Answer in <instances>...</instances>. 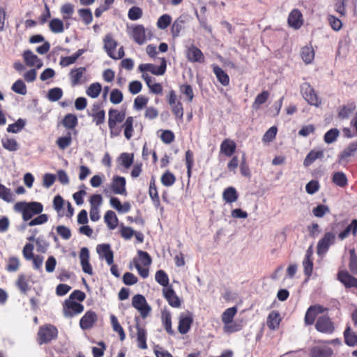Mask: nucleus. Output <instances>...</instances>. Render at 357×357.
<instances>
[{
    "label": "nucleus",
    "instance_id": "obj_2",
    "mask_svg": "<svg viewBox=\"0 0 357 357\" xmlns=\"http://www.w3.org/2000/svg\"><path fill=\"white\" fill-rule=\"evenodd\" d=\"M14 210L22 213L24 221L31 220L34 215L40 214L43 211V206L37 202H19L14 205Z\"/></svg>",
    "mask_w": 357,
    "mask_h": 357
},
{
    "label": "nucleus",
    "instance_id": "obj_59",
    "mask_svg": "<svg viewBox=\"0 0 357 357\" xmlns=\"http://www.w3.org/2000/svg\"><path fill=\"white\" fill-rule=\"evenodd\" d=\"M278 129L275 126L271 127L264 135L262 141L264 143H269L272 142L276 136Z\"/></svg>",
    "mask_w": 357,
    "mask_h": 357
},
{
    "label": "nucleus",
    "instance_id": "obj_55",
    "mask_svg": "<svg viewBox=\"0 0 357 357\" xmlns=\"http://www.w3.org/2000/svg\"><path fill=\"white\" fill-rule=\"evenodd\" d=\"M172 22V17L168 14H164L161 15L157 22V26L160 29H167Z\"/></svg>",
    "mask_w": 357,
    "mask_h": 357
},
{
    "label": "nucleus",
    "instance_id": "obj_56",
    "mask_svg": "<svg viewBox=\"0 0 357 357\" xmlns=\"http://www.w3.org/2000/svg\"><path fill=\"white\" fill-rule=\"evenodd\" d=\"M25 126V121L19 119L14 123L10 124L7 128V131L12 133H17Z\"/></svg>",
    "mask_w": 357,
    "mask_h": 357
},
{
    "label": "nucleus",
    "instance_id": "obj_11",
    "mask_svg": "<svg viewBox=\"0 0 357 357\" xmlns=\"http://www.w3.org/2000/svg\"><path fill=\"white\" fill-rule=\"evenodd\" d=\"M139 70L141 72L149 71L155 75H162L165 73L166 70V61L163 58L160 66L151 63H143L139 65Z\"/></svg>",
    "mask_w": 357,
    "mask_h": 357
},
{
    "label": "nucleus",
    "instance_id": "obj_8",
    "mask_svg": "<svg viewBox=\"0 0 357 357\" xmlns=\"http://www.w3.org/2000/svg\"><path fill=\"white\" fill-rule=\"evenodd\" d=\"M132 306L136 308L143 318L147 317L151 312V307L147 304V302L144 296L137 294L133 296L132 301Z\"/></svg>",
    "mask_w": 357,
    "mask_h": 357
},
{
    "label": "nucleus",
    "instance_id": "obj_29",
    "mask_svg": "<svg viewBox=\"0 0 357 357\" xmlns=\"http://www.w3.org/2000/svg\"><path fill=\"white\" fill-rule=\"evenodd\" d=\"M281 321L280 314L277 311H272L267 319V326L272 330L276 329Z\"/></svg>",
    "mask_w": 357,
    "mask_h": 357
},
{
    "label": "nucleus",
    "instance_id": "obj_26",
    "mask_svg": "<svg viewBox=\"0 0 357 357\" xmlns=\"http://www.w3.org/2000/svg\"><path fill=\"white\" fill-rule=\"evenodd\" d=\"M338 279L346 287H356L357 289V279L349 275L347 271H340Z\"/></svg>",
    "mask_w": 357,
    "mask_h": 357
},
{
    "label": "nucleus",
    "instance_id": "obj_46",
    "mask_svg": "<svg viewBox=\"0 0 357 357\" xmlns=\"http://www.w3.org/2000/svg\"><path fill=\"white\" fill-rule=\"evenodd\" d=\"M161 318L166 331L169 334H172L173 330L172 328V318L170 312L168 311H163L162 312Z\"/></svg>",
    "mask_w": 357,
    "mask_h": 357
},
{
    "label": "nucleus",
    "instance_id": "obj_15",
    "mask_svg": "<svg viewBox=\"0 0 357 357\" xmlns=\"http://www.w3.org/2000/svg\"><path fill=\"white\" fill-rule=\"evenodd\" d=\"M326 308L321 305H312L310 306L305 315V323L306 325H312L314 322L316 317L324 312Z\"/></svg>",
    "mask_w": 357,
    "mask_h": 357
},
{
    "label": "nucleus",
    "instance_id": "obj_22",
    "mask_svg": "<svg viewBox=\"0 0 357 357\" xmlns=\"http://www.w3.org/2000/svg\"><path fill=\"white\" fill-rule=\"evenodd\" d=\"M86 71V68L79 67L77 68L72 69L69 73L72 86H76L84 82V75Z\"/></svg>",
    "mask_w": 357,
    "mask_h": 357
},
{
    "label": "nucleus",
    "instance_id": "obj_5",
    "mask_svg": "<svg viewBox=\"0 0 357 357\" xmlns=\"http://www.w3.org/2000/svg\"><path fill=\"white\" fill-rule=\"evenodd\" d=\"M131 36L137 44L142 45L150 39L151 34L143 25L139 24L132 28Z\"/></svg>",
    "mask_w": 357,
    "mask_h": 357
},
{
    "label": "nucleus",
    "instance_id": "obj_34",
    "mask_svg": "<svg viewBox=\"0 0 357 357\" xmlns=\"http://www.w3.org/2000/svg\"><path fill=\"white\" fill-rule=\"evenodd\" d=\"M133 118L132 116H128L121 126L124 130L125 137L127 139H130L133 135Z\"/></svg>",
    "mask_w": 357,
    "mask_h": 357
},
{
    "label": "nucleus",
    "instance_id": "obj_33",
    "mask_svg": "<svg viewBox=\"0 0 357 357\" xmlns=\"http://www.w3.org/2000/svg\"><path fill=\"white\" fill-rule=\"evenodd\" d=\"M213 70L218 81L223 86H227L229 83V77L227 74L218 66H213Z\"/></svg>",
    "mask_w": 357,
    "mask_h": 357
},
{
    "label": "nucleus",
    "instance_id": "obj_61",
    "mask_svg": "<svg viewBox=\"0 0 357 357\" xmlns=\"http://www.w3.org/2000/svg\"><path fill=\"white\" fill-rule=\"evenodd\" d=\"M62 95H63V91H62L61 89L55 87V88L50 89L48 91L47 97L50 100L54 102V101L59 100L62 97Z\"/></svg>",
    "mask_w": 357,
    "mask_h": 357
},
{
    "label": "nucleus",
    "instance_id": "obj_27",
    "mask_svg": "<svg viewBox=\"0 0 357 357\" xmlns=\"http://www.w3.org/2000/svg\"><path fill=\"white\" fill-rule=\"evenodd\" d=\"M312 255L313 252L312 250V247H310L306 250L305 256L303 261L304 273L307 277L311 275L313 270Z\"/></svg>",
    "mask_w": 357,
    "mask_h": 357
},
{
    "label": "nucleus",
    "instance_id": "obj_7",
    "mask_svg": "<svg viewBox=\"0 0 357 357\" xmlns=\"http://www.w3.org/2000/svg\"><path fill=\"white\" fill-rule=\"evenodd\" d=\"M303 98L312 105L318 107L321 100L317 97L314 89L307 82L303 83L301 87Z\"/></svg>",
    "mask_w": 357,
    "mask_h": 357
},
{
    "label": "nucleus",
    "instance_id": "obj_58",
    "mask_svg": "<svg viewBox=\"0 0 357 357\" xmlns=\"http://www.w3.org/2000/svg\"><path fill=\"white\" fill-rule=\"evenodd\" d=\"M176 181L174 175L169 171L165 172L161 177V182L165 186L172 185Z\"/></svg>",
    "mask_w": 357,
    "mask_h": 357
},
{
    "label": "nucleus",
    "instance_id": "obj_19",
    "mask_svg": "<svg viewBox=\"0 0 357 357\" xmlns=\"http://www.w3.org/2000/svg\"><path fill=\"white\" fill-rule=\"evenodd\" d=\"M186 56L188 61L192 62H204V57L202 51L192 45L187 48Z\"/></svg>",
    "mask_w": 357,
    "mask_h": 357
},
{
    "label": "nucleus",
    "instance_id": "obj_18",
    "mask_svg": "<svg viewBox=\"0 0 357 357\" xmlns=\"http://www.w3.org/2000/svg\"><path fill=\"white\" fill-rule=\"evenodd\" d=\"M162 293L169 305L173 307H180L181 301L171 287L164 288Z\"/></svg>",
    "mask_w": 357,
    "mask_h": 357
},
{
    "label": "nucleus",
    "instance_id": "obj_44",
    "mask_svg": "<svg viewBox=\"0 0 357 357\" xmlns=\"http://www.w3.org/2000/svg\"><path fill=\"white\" fill-rule=\"evenodd\" d=\"M77 118L73 114H68L63 119V125L68 129H73L77 125Z\"/></svg>",
    "mask_w": 357,
    "mask_h": 357
},
{
    "label": "nucleus",
    "instance_id": "obj_48",
    "mask_svg": "<svg viewBox=\"0 0 357 357\" xmlns=\"http://www.w3.org/2000/svg\"><path fill=\"white\" fill-rule=\"evenodd\" d=\"M20 260L17 257H10L7 261L6 270L8 272H16L20 267Z\"/></svg>",
    "mask_w": 357,
    "mask_h": 357
},
{
    "label": "nucleus",
    "instance_id": "obj_13",
    "mask_svg": "<svg viewBox=\"0 0 357 357\" xmlns=\"http://www.w3.org/2000/svg\"><path fill=\"white\" fill-rule=\"evenodd\" d=\"M88 114L92 117L93 122H94L96 126L101 125L105 121V112L100 108L98 104H93L91 112H89Z\"/></svg>",
    "mask_w": 357,
    "mask_h": 357
},
{
    "label": "nucleus",
    "instance_id": "obj_3",
    "mask_svg": "<svg viewBox=\"0 0 357 357\" xmlns=\"http://www.w3.org/2000/svg\"><path fill=\"white\" fill-rule=\"evenodd\" d=\"M108 126L112 137L118 136L121 130L117 128L116 125L123 122L126 117L125 112L119 111L115 109H110L108 112Z\"/></svg>",
    "mask_w": 357,
    "mask_h": 357
},
{
    "label": "nucleus",
    "instance_id": "obj_52",
    "mask_svg": "<svg viewBox=\"0 0 357 357\" xmlns=\"http://www.w3.org/2000/svg\"><path fill=\"white\" fill-rule=\"evenodd\" d=\"M78 13L85 24H89L92 22L93 15L89 8H81L78 10Z\"/></svg>",
    "mask_w": 357,
    "mask_h": 357
},
{
    "label": "nucleus",
    "instance_id": "obj_40",
    "mask_svg": "<svg viewBox=\"0 0 357 357\" xmlns=\"http://www.w3.org/2000/svg\"><path fill=\"white\" fill-rule=\"evenodd\" d=\"M102 90V86L98 82H95L88 87V89L86 91V93L87 96L92 98H96L99 96L100 92Z\"/></svg>",
    "mask_w": 357,
    "mask_h": 357
},
{
    "label": "nucleus",
    "instance_id": "obj_38",
    "mask_svg": "<svg viewBox=\"0 0 357 357\" xmlns=\"http://www.w3.org/2000/svg\"><path fill=\"white\" fill-rule=\"evenodd\" d=\"M0 199L6 202H13L15 199V195L11 192L10 189L7 188L3 185H0Z\"/></svg>",
    "mask_w": 357,
    "mask_h": 357
},
{
    "label": "nucleus",
    "instance_id": "obj_25",
    "mask_svg": "<svg viewBox=\"0 0 357 357\" xmlns=\"http://www.w3.org/2000/svg\"><path fill=\"white\" fill-rule=\"evenodd\" d=\"M288 24L295 29H299L303 24V15L298 9H294L289 15Z\"/></svg>",
    "mask_w": 357,
    "mask_h": 357
},
{
    "label": "nucleus",
    "instance_id": "obj_30",
    "mask_svg": "<svg viewBox=\"0 0 357 357\" xmlns=\"http://www.w3.org/2000/svg\"><path fill=\"white\" fill-rule=\"evenodd\" d=\"M357 151V142L350 144L339 155V163H342Z\"/></svg>",
    "mask_w": 357,
    "mask_h": 357
},
{
    "label": "nucleus",
    "instance_id": "obj_35",
    "mask_svg": "<svg viewBox=\"0 0 357 357\" xmlns=\"http://www.w3.org/2000/svg\"><path fill=\"white\" fill-rule=\"evenodd\" d=\"M222 197L227 203L235 202L238 199L236 190L233 187L226 188L222 193Z\"/></svg>",
    "mask_w": 357,
    "mask_h": 357
},
{
    "label": "nucleus",
    "instance_id": "obj_6",
    "mask_svg": "<svg viewBox=\"0 0 357 357\" xmlns=\"http://www.w3.org/2000/svg\"><path fill=\"white\" fill-rule=\"evenodd\" d=\"M57 329L52 325H46L41 327L38 331L39 344L47 343L57 336Z\"/></svg>",
    "mask_w": 357,
    "mask_h": 357
},
{
    "label": "nucleus",
    "instance_id": "obj_49",
    "mask_svg": "<svg viewBox=\"0 0 357 357\" xmlns=\"http://www.w3.org/2000/svg\"><path fill=\"white\" fill-rule=\"evenodd\" d=\"M345 343L351 347L357 344V334L350 332V328H347L344 332Z\"/></svg>",
    "mask_w": 357,
    "mask_h": 357
},
{
    "label": "nucleus",
    "instance_id": "obj_20",
    "mask_svg": "<svg viewBox=\"0 0 357 357\" xmlns=\"http://www.w3.org/2000/svg\"><path fill=\"white\" fill-rule=\"evenodd\" d=\"M187 22L188 17L183 15L175 20L171 28L172 34L174 38H177L180 36L181 31L185 29V25Z\"/></svg>",
    "mask_w": 357,
    "mask_h": 357
},
{
    "label": "nucleus",
    "instance_id": "obj_63",
    "mask_svg": "<svg viewBox=\"0 0 357 357\" xmlns=\"http://www.w3.org/2000/svg\"><path fill=\"white\" fill-rule=\"evenodd\" d=\"M123 93L119 89H114L110 93L109 100L112 103L117 105L123 100Z\"/></svg>",
    "mask_w": 357,
    "mask_h": 357
},
{
    "label": "nucleus",
    "instance_id": "obj_45",
    "mask_svg": "<svg viewBox=\"0 0 357 357\" xmlns=\"http://www.w3.org/2000/svg\"><path fill=\"white\" fill-rule=\"evenodd\" d=\"M110 319L113 330L119 333L121 341L124 340L126 338V334L123 328L119 323L117 318L114 315H111Z\"/></svg>",
    "mask_w": 357,
    "mask_h": 357
},
{
    "label": "nucleus",
    "instance_id": "obj_53",
    "mask_svg": "<svg viewBox=\"0 0 357 357\" xmlns=\"http://www.w3.org/2000/svg\"><path fill=\"white\" fill-rule=\"evenodd\" d=\"M155 279L160 285L165 287V288L168 287L169 284V278L167 273L162 271L159 270L155 273Z\"/></svg>",
    "mask_w": 357,
    "mask_h": 357
},
{
    "label": "nucleus",
    "instance_id": "obj_60",
    "mask_svg": "<svg viewBox=\"0 0 357 357\" xmlns=\"http://www.w3.org/2000/svg\"><path fill=\"white\" fill-rule=\"evenodd\" d=\"M128 16L131 20H137L142 16V10L137 6H132L128 10Z\"/></svg>",
    "mask_w": 357,
    "mask_h": 357
},
{
    "label": "nucleus",
    "instance_id": "obj_39",
    "mask_svg": "<svg viewBox=\"0 0 357 357\" xmlns=\"http://www.w3.org/2000/svg\"><path fill=\"white\" fill-rule=\"evenodd\" d=\"M333 182L337 186L345 187L347 185V178L344 173L342 172H335L332 178Z\"/></svg>",
    "mask_w": 357,
    "mask_h": 357
},
{
    "label": "nucleus",
    "instance_id": "obj_4",
    "mask_svg": "<svg viewBox=\"0 0 357 357\" xmlns=\"http://www.w3.org/2000/svg\"><path fill=\"white\" fill-rule=\"evenodd\" d=\"M84 310L83 305L71 300H66L63 305V312L65 317L70 318Z\"/></svg>",
    "mask_w": 357,
    "mask_h": 357
},
{
    "label": "nucleus",
    "instance_id": "obj_62",
    "mask_svg": "<svg viewBox=\"0 0 357 357\" xmlns=\"http://www.w3.org/2000/svg\"><path fill=\"white\" fill-rule=\"evenodd\" d=\"M339 135V130L336 128L331 129L324 135V141L327 144L334 142Z\"/></svg>",
    "mask_w": 357,
    "mask_h": 357
},
{
    "label": "nucleus",
    "instance_id": "obj_23",
    "mask_svg": "<svg viewBox=\"0 0 357 357\" xmlns=\"http://www.w3.org/2000/svg\"><path fill=\"white\" fill-rule=\"evenodd\" d=\"M23 58L27 66H35L40 69L43 66V61L37 55L34 54L31 50H26L23 53Z\"/></svg>",
    "mask_w": 357,
    "mask_h": 357
},
{
    "label": "nucleus",
    "instance_id": "obj_41",
    "mask_svg": "<svg viewBox=\"0 0 357 357\" xmlns=\"http://www.w3.org/2000/svg\"><path fill=\"white\" fill-rule=\"evenodd\" d=\"M118 160L124 168L128 169L133 163L134 155L132 153H123Z\"/></svg>",
    "mask_w": 357,
    "mask_h": 357
},
{
    "label": "nucleus",
    "instance_id": "obj_50",
    "mask_svg": "<svg viewBox=\"0 0 357 357\" xmlns=\"http://www.w3.org/2000/svg\"><path fill=\"white\" fill-rule=\"evenodd\" d=\"M49 26L53 33H59L63 31V23L62 20L54 18L50 22Z\"/></svg>",
    "mask_w": 357,
    "mask_h": 357
},
{
    "label": "nucleus",
    "instance_id": "obj_9",
    "mask_svg": "<svg viewBox=\"0 0 357 357\" xmlns=\"http://www.w3.org/2000/svg\"><path fill=\"white\" fill-rule=\"evenodd\" d=\"M96 252L100 259H105L108 265H112L114 262V252L111 249L110 245L107 243L99 244L96 247Z\"/></svg>",
    "mask_w": 357,
    "mask_h": 357
},
{
    "label": "nucleus",
    "instance_id": "obj_51",
    "mask_svg": "<svg viewBox=\"0 0 357 357\" xmlns=\"http://www.w3.org/2000/svg\"><path fill=\"white\" fill-rule=\"evenodd\" d=\"M11 89L16 93L25 95L27 93L26 86L22 79H17L12 85Z\"/></svg>",
    "mask_w": 357,
    "mask_h": 357
},
{
    "label": "nucleus",
    "instance_id": "obj_47",
    "mask_svg": "<svg viewBox=\"0 0 357 357\" xmlns=\"http://www.w3.org/2000/svg\"><path fill=\"white\" fill-rule=\"evenodd\" d=\"M16 284L22 293H26L29 289V280L24 274L19 275Z\"/></svg>",
    "mask_w": 357,
    "mask_h": 357
},
{
    "label": "nucleus",
    "instance_id": "obj_21",
    "mask_svg": "<svg viewBox=\"0 0 357 357\" xmlns=\"http://www.w3.org/2000/svg\"><path fill=\"white\" fill-rule=\"evenodd\" d=\"M332 354V349L326 346L317 345L312 347L310 349L311 357H331Z\"/></svg>",
    "mask_w": 357,
    "mask_h": 357
},
{
    "label": "nucleus",
    "instance_id": "obj_10",
    "mask_svg": "<svg viewBox=\"0 0 357 357\" xmlns=\"http://www.w3.org/2000/svg\"><path fill=\"white\" fill-rule=\"evenodd\" d=\"M316 329L321 333L331 334L334 331L333 324L326 316L319 317L315 324Z\"/></svg>",
    "mask_w": 357,
    "mask_h": 357
},
{
    "label": "nucleus",
    "instance_id": "obj_54",
    "mask_svg": "<svg viewBox=\"0 0 357 357\" xmlns=\"http://www.w3.org/2000/svg\"><path fill=\"white\" fill-rule=\"evenodd\" d=\"M269 93L268 91H264L257 96L255 102L252 104V108L254 109H258L259 106L264 104L268 98Z\"/></svg>",
    "mask_w": 357,
    "mask_h": 357
},
{
    "label": "nucleus",
    "instance_id": "obj_28",
    "mask_svg": "<svg viewBox=\"0 0 357 357\" xmlns=\"http://www.w3.org/2000/svg\"><path fill=\"white\" fill-rule=\"evenodd\" d=\"M103 42L105 52L109 56H112L117 46V42L113 38L111 34H107L103 39Z\"/></svg>",
    "mask_w": 357,
    "mask_h": 357
},
{
    "label": "nucleus",
    "instance_id": "obj_24",
    "mask_svg": "<svg viewBox=\"0 0 357 357\" xmlns=\"http://www.w3.org/2000/svg\"><path fill=\"white\" fill-rule=\"evenodd\" d=\"M236 148V145L234 141L227 138L222 142L220 152L227 157H231L234 153Z\"/></svg>",
    "mask_w": 357,
    "mask_h": 357
},
{
    "label": "nucleus",
    "instance_id": "obj_12",
    "mask_svg": "<svg viewBox=\"0 0 357 357\" xmlns=\"http://www.w3.org/2000/svg\"><path fill=\"white\" fill-rule=\"evenodd\" d=\"M192 314L186 312L181 313L179 317V322L178 329L181 334H185L188 332L192 323Z\"/></svg>",
    "mask_w": 357,
    "mask_h": 357
},
{
    "label": "nucleus",
    "instance_id": "obj_64",
    "mask_svg": "<svg viewBox=\"0 0 357 357\" xmlns=\"http://www.w3.org/2000/svg\"><path fill=\"white\" fill-rule=\"evenodd\" d=\"M349 269L352 273L357 275V256L354 250H350Z\"/></svg>",
    "mask_w": 357,
    "mask_h": 357
},
{
    "label": "nucleus",
    "instance_id": "obj_31",
    "mask_svg": "<svg viewBox=\"0 0 357 357\" xmlns=\"http://www.w3.org/2000/svg\"><path fill=\"white\" fill-rule=\"evenodd\" d=\"M301 56L303 61L309 64L312 63L314 58V51L312 46H305L301 49Z\"/></svg>",
    "mask_w": 357,
    "mask_h": 357
},
{
    "label": "nucleus",
    "instance_id": "obj_14",
    "mask_svg": "<svg viewBox=\"0 0 357 357\" xmlns=\"http://www.w3.org/2000/svg\"><path fill=\"white\" fill-rule=\"evenodd\" d=\"M97 314L93 311H87L79 321V326L82 329L87 330L92 328L97 321Z\"/></svg>",
    "mask_w": 357,
    "mask_h": 357
},
{
    "label": "nucleus",
    "instance_id": "obj_17",
    "mask_svg": "<svg viewBox=\"0 0 357 357\" xmlns=\"http://www.w3.org/2000/svg\"><path fill=\"white\" fill-rule=\"evenodd\" d=\"M80 264L82 271L87 274L92 275L93 269L89 263V251L87 248H82L79 253Z\"/></svg>",
    "mask_w": 357,
    "mask_h": 357
},
{
    "label": "nucleus",
    "instance_id": "obj_16",
    "mask_svg": "<svg viewBox=\"0 0 357 357\" xmlns=\"http://www.w3.org/2000/svg\"><path fill=\"white\" fill-rule=\"evenodd\" d=\"M126 178L123 176H115L112 178L111 188L115 194L126 195Z\"/></svg>",
    "mask_w": 357,
    "mask_h": 357
},
{
    "label": "nucleus",
    "instance_id": "obj_37",
    "mask_svg": "<svg viewBox=\"0 0 357 357\" xmlns=\"http://www.w3.org/2000/svg\"><path fill=\"white\" fill-rule=\"evenodd\" d=\"M324 156L323 151H311L304 160L303 165L305 167L310 166L317 159Z\"/></svg>",
    "mask_w": 357,
    "mask_h": 357
},
{
    "label": "nucleus",
    "instance_id": "obj_1",
    "mask_svg": "<svg viewBox=\"0 0 357 357\" xmlns=\"http://www.w3.org/2000/svg\"><path fill=\"white\" fill-rule=\"evenodd\" d=\"M331 231L326 232L317 243L319 255L327 252L331 245L335 243L336 235L340 240L347 238L351 233L355 235L357 231V220H353L348 225L346 221L335 222L331 225Z\"/></svg>",
    "mask_w": 357,
    "mask_h": 357
},
{
    "label": "nucleus",
    "instance_id": "obj_57",
    "mask_svg": "<svg viewBox=\"0 0 357 357\" xmlns=\"http://www.w3.org/2000/svg\"><path fill=\"white\" fill-rule=\"evenodd\" d=\"M72 142V137L70 132L66 136L59 137L56 140V144L59 149L64 150L69 146Z\"/></svg>",
    "mask_w": 357,
    "mask_h": 357
},
{
    "label": "nucleus",
    "instance_id": "obj_43",
    "mask_svg": "<svg viewBox=\"0 0 357 357\" xmlns=\"http://www.w3.org/2000/svg\"><path fill=\"white\" fill-rule=\"evenodd\" d=\"M3 147L9 151H15L19 149V145L15 139L3 138L1 139Z\"/></svg>",
    "mask_w": 357,
    "mask_h": 357
},
{
    "label": "nucleus",
    "instance_id": "obj_32",
    "mask_svg": "<svg viewBox=\"0 0 357 357\" xmlns=\"http://www.w3.org/2000/svg\"><path fill=\"white\" fill-rule=\"evenodd\" d=\"M104 220L109 229H114L117 227L118 218L114 211H107L105 214Z\"/></svg>",
    "mask_w": 357,
    "mask_h": 357
},
{
    "label": "nucleus",
    "instance_id": "obj_42",
    "mask_svg": "<svg viewBox=\"0 0 357 357\" xmlns=\"http://www.w3.org/2000/svg\"><path fill=\"white\" fill-rule=\"evenodd\" d=\"M237 312L236 307L227 308L222 314V321L224 324L233 321V319Z\"/></svg>",
    "mask_w": 357,
    "mask_h": 357
},
{
    "label": "nucleus",
    "instance_id": "obj_36",
    "mask_svg": "<svg viewBox=\"0 0 357 357\" xmlns=\"http://www.w3.org/2000/svg\"><path fill=\"white\" fill-rule=\"evenodd\" d=\"M137 340L138 342V347L140 349H146L147 348L146 332L144 328H141L138 324H137Z\"/></svg>",
    "mask_w": 357,
    "mask_h": 357
}]
</instances>
